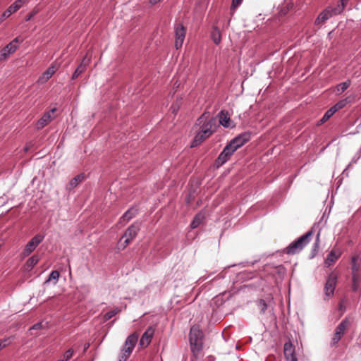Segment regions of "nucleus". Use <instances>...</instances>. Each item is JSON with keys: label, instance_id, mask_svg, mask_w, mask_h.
<instances>
[{"label": "nucleus", "instance_id": "2f4dec72", "mask_svg": "<svg viewBox=\"0 0 361 361\" xmlns=\"http://www.w3.org/2000/svg\"><path fill=\"white\" fill-rule=\"evenodd\" d=\"M340 255H336L334 250H331L326 259V264L330 265L331 263L336 262V260L339 257Z\"/></svg>", "mask_w": 361, "mask_h": 361}, {"label": "nucleus", "instance_id": "e433bc0d", "mask_svg": "<svg viewBox=\"0 0 361 361\" xmlns=\"http://www.w3.org/2000/svg\"><path fill=\"white\" fill-rule=\"evenodd\" d=\"M258 305H259V308H260V312H261L262 313H264V312H265V311H266V310H267V302H265V300H263V299H260V300H259V302H258Z\"/></svg>", "mask_w": 361, "mask_h": 361}, {"label": "nucleus", "instance_id": "ddd939ff", "mask_svg": "<svg viewBox=\"0 0 361 361\" xmlns=\"http://www.w3.org/2000/svg\"><path fill=\"white\" fill-rule=\"evenodd\" d=\"M186 34V29L181 23H178L175 27V47L176 49L180 48L183 44Z\"/></svg>", "mask_w": 361, "mask_h": 361}, {"label": "nucleus", "instance_id": "412c9836", "mask_svg": "<svg viewBox=\"0 0 361 361\" xmlns=\"http://www.w3.org/2000/svg\"><path fill=\"white\" fill-rule=\"evenodd\" d=\"M139 335L137 333H133L128 336L125 341V345L130 346L131 348H134L138 339Z\"/></svg>", "mask_w": 361, "mask_h": 361}, {"label": "nucleus", "instance_id": "393cba45", "mask_svg": "<svg viewBox=\"0 0 361 361\" xmlns=\"http://www.w3.org/2000/svg\"><path fill=\"white\" fill-rule=\"evenodd\" d=\"M204 219V214L199 213L196 214L190 224L191 228L194 229L197 228Z\"/></svg>", "mask_w": 361, "mask_h": 361}, {"label": "nucleus", "instance_id": "f8f14e48", "mask_svg": "<svg viewBox=\"0 0 361 361\" xmlns=\"http://www.w3.org/2000/svg\"><path fill=\"white\" fill-rule=\"evenodd\" d=\"M18 42V38L16 37L1 50L0 62L8 59L11 54L17 50L18 45L16 44Z\"/></svg>", "mask_w": 361, "mask_h": 361}, {"label": "nucleus", "instance_id": "a878e982", "mask_svg": "<svg viewBox=\"0 0 361 361\" xmlns=\"http://www.w3.org/2000/svg\"><path fill=\"white\" fill-rule=\"evenodd\" d=\"M211 37L216 44H219L221 41V35L220 30L217 27H214L211 33Z\"/></svg>", "mask_w": 361, "mask_h": 361}, {"label": "nucleus", "instance_id": "f257e3e1", "mask_svg": "<svg viewBox=\"0 0 361 361\" xmlns=\"http://www.w3.org/2000/svg\"><path fill=\"white\" fill-rule=\"evenodd\" d=\"M195 126L198 132L190 145L195 147L210 137L215 131L216 119L210 116L209 112L204 111L196 121Z\"/></svg>", "mask_w": 361, "mask_h": 361}, {"label": "nucleus", "instance_id": "20e7f679", "mask_svg": "<svg viewBox=\"0 0 361 361\" xmlns=\"http://www.w3.org/2000/svg\"><path fill=\"white\" fill-rule=\"evenodd\" d=\"M351 325V321L349 317L344 318L339 324L336 326L334 334L331 338L330 345L331 347L336 346L338 342L341 340L346 331L348 330Z\"/></svg>", "mask_w": 361, "mask_h": 361}, {"label": "nucleus", "instance_id": "a18cd8bd", "mask_svg": "<svg viewBox=\"0 0 361 361\" xmlns=\"http://www.w3.org/2000/svg\"><path fill=\"white\" fill-rule=\"evenodd\" d=\"M30 147H31L30 145L27 144L23 149L24 152H27L30 149Z\"/></svg>", "mask_w": 361, "mask_h": 361}, {"label": "nucleus", "instance_id": "2eb2a0df", "mask_svg": "<svg viewBox=\"0 0 361 361\" xmlns=\"http://www.w3.org/2000/svg\"><path fill=\"white\" fill-rule=\"evenodd\" d=\"M283 353L286 361H298L295 348L291 341H289L284 343Z\"/></svg>", "mask_w": 361, "mask_h": 361}, {"label": "nucleus", "instance_id": "bb28decb", "mask_svg": "<svg viewBox=\"0 0 361 361\" xmlns=\"http://www.w3.org/2000/svg\"><path fill=\"white\" fill-rule=\"evenodd\" d=\"M59 276H60V274H59V272L57 270L52 271L50 273L48 279L44 281V284H47V283H49L51 281H54L53 283L54 285L56 284L58 281H59Z\"/></svg>", "mask_w": 361, "mask_h": 361}, {"label": "nucleus", "instance_id": "c03bdc74", "mask_svg": "<svg viewBox=\"0 0 361 361\" xmlns=\"http://www.w3.org/2000/svg\"><path fill=\"white\" fill-rule=\"evenodd\" d=\"M242 1L243 0H233L232 1V6L237 7L238 6H239L241 4Z\"/></svg>", "mask_w": 361, "mask_h": 361}, {"label": "nucleus", "instance_id": "7ed1b4c3", "mask_svg": "<svg viewBox=\"0 0 361 361\" xmlns=\"http://www.w3.org/2000/svg\"><path fill=\"white\" fill-rule=\"evenodd\" d=\"M313 231L311 229L296 240L292 242L286 248V253L292 255L299 253L310 243Z\"/></svg>", "mask_w": 361, "mask_h": 361}, {"label": "nucleus", "instance_id": "c85d7f7f", "mask_svg": "<svg viewBox=\"0 0 361 361\" xmlns=\"http://www.w3.org/2000/svg\"><path fill=\"white\" fill-rule=\"evenodd\" d=\"M319 232L317 235V238L315 240V242L312 246V250H311V258H313L315 257V255L317 254L319 251Z\"/></svg>", "mask_w": 361, "mask_h": 361}, {"label": "nucleus", "instance_id": "aec40b11", "mask_svg": "<svg viewBox=\"0 0 361 361\" xmlns=\"http://www.w3.org/2000/svg\"><path fill=\"white\" fill-rule=\"evenodd\" d=\"M219 123L226 128L233 127L231 124V121L227 111H221L219 113Z\"/></svg>", "mask_w": 361, "mask_h": 361}, {"label": "nucleus", "instance_id": "79ce46f5", "mask_svg": "<svg viewBox=\"0 0 361 361\" xmlns=\"http://www.w3.org/2000/svg\"><path fill=\"white\" fill-rule=\"evenodd\" d=\"M43 326L42 322H38L34 324L32 327H30V330H37L42 329Z\"/></svg>", "mask_w": 361, "mask_h": 361}, {"label": "nucleus", "instance_id": "8fccbe9b", "mask_svg": "<svg viewBox=\"0 0 361 361\" xmlns=\"http://www.w3.org/2000/svg\"><path fill=\"white\" fill-rule=\"evenodd\" d=\"M89 348V344L87 345H85V348Z\"/></svg>", "mask_w": 361, "mask_h": 361}, {"label": "nucleus", "instance_id": "0eeeda50", "mask_svg": "<svg viewBox=\"0 0 361 361\" xmlns=\"http://www.w3.org/2000/svg\"><path fill=\"white\" fill-rule=\"evenodd\" d=\"M337 275L334 273H331L326 281L324 285V295L326 298L332 297L334 294V290L337 285Z\"/></svg>", "mask_w": 361, "mask_h": 361}, {"label": "nucleus", "instance_id": "9d476101", "mask_svg": "<svg viewBox=\"0 0 361 361\" xmlns=\"http://www.w3.org/2000/svg\"><path fill=\"white\" fill-rule=\"evenodd\" d=\"M250 138L251 133L249 132H245L234 137L228 144L231 145L235 151H236L238 149L247 142Z\"/></svg>", "mask_w": 361, "mask_h": 361}, {"label": "nucleus", "instance_id": "9b49d317", "mask_svg": "<svg viewBox=\"0 0 361 361\" xmlns=\"http://www.w3.org/2000/svg\"><path fill=\"white\" fill-rule=\"evenodd\" d=\"M44 238V235L42 234L35 235L25 245V247L23 250V255L25 256H28L30 255L35 248L39 245L40 243Z\"/></svg>", "mask_w": 361, "mask_h": 361}, {"label": "nucleus", "instance_id": "473e14b6", "mask_svg": "<svg viewBox=\"0 0 361 361\" xmlns=\"http://www.w3.org/2000/svg\"><path fill=\"white\" fill-rule=\"evenodd\" d=\"M348 1L349 0H340L339 3L336 6L334 7V9L336 10V13H338V14H341L343 11Z\"/></svg>", "mask_w": 361, "mask_h": 361}, {"label": "nucleus", "instance_id": "a19ab883", "mask_svg": "<svg viewBox=\"0 0 361 361\" xmlns=\"http://www.w3.org/2000/svg\"><path fill=\"white\" fill-rule=\"evenodd\" d=\"M134 348H130V346H126L125 344L123 345V348L122 350V351H125L126 353V355H130L131 353L133 352Z\"/></svg>", "mask_w": 361, "mask_h": 361}, {"label": "nucleus", "instance_id": "37998d69", "mask_svg": "<svg viewBox=\"0 0 361 361\" xmlns=\"http://www.w3.org/2000/svg\"><path fill=\"white\" fill-rule=\"evenodd\" d=\"M130 355H127L126 353L124 351H122V355L119 357L118 361H126V360L129 357Z\"/></svg>", "mask_w": 361, "mask_h": 361}, {"label": "nucleus", "instance_id": "4c0bfd02", "mask_svg": "<svg viewBox=\"0 0 361 361\" xmlns=\"http://www.w3.org/2000/svg\"><path fill=\"white\" fill-rule=\"evenodd\" d=\"M11 337L6 338L0 341V350L4 348L11 343Z\"/></svg>", "mask_w": 361, "mask_h": 361}, {"label": "nucleus", "instance_id": "dca6fc26", "mask_svg": "<svg viewBox=\"0 0 361 361\" xmlns=\"http://www.w3.org/2000/svg\"><path fill=\"white\" fill-rule=\"evenodd\" d=\"M155 331L154 327L150 326L144 332L140 340V345L142 348H147L151 343Z\"/></svg>", "mask_w": 361, "mask_h": 361}, {"label": "nucleus", "instance_id": "1a4fd4ad", "mask_svg": "<svg viewBox=\"0 0 361 361\" xmlns=\"http://www.w3.org/2000/svg\"><path fill=\"white\" fill-rule=\"evenodd\" d=\"M339 15L338 13H336V10L332 6H329L322 11L317 18L315 19L314 25H323L327 20L331 18L333 16Z\"/></svg>", "mask_w": 361, "mask_h": 361}, {"label": "nucleus", "instance_id": "cd10ccee", "mask_svg": "<svg viewBox=\"0 0 361 361\" xmlns=\"http://www.w3.org/2000/svg\"><path fill=\"white\" fill-rule=\"evenodd\" d=\"M335 114V109L331 107L328 109L323 117L319 120V124H323L326 122L334 114Z\"/></svg>", "mask_w": 361, "mask_h": 361}, {"label": "nucleus", "instance_id": "a211bd4d", "mask_svg": "<svg viewBox=\"0 0 361 361\" xmlns=\"http://www.w3.org/2000/svg\"><path fill=\"white\" fill-rule=\"evenodd\" d=\"M57 68L58 67H56L55 65H51L49 66L47 71H45L39 78L38 82L40 83L46 82L55 73Z\"/></svg>", "mask_w": 361, "mask_h": 361}, {"label": "nucleus", "instance_id": "7c9ffc66", "mask_svg": "<svg viewBox=\"0 0 361 361\" xmlns=\"http://www.w3.org/2000/svg\"><path fill=\"white\" fill-rule=\"evenodd\" d=\"M39 260V256L35 255L30 257L26 262V266L30 269L37 264Z\"/></svg>", "mask_w": 361, "mask_h": 361}, {"label": "nucleus", "instance_id": "ea45409f", "mask_svg": "<svg viewBox=\"0 0 361 361\" xmlns=\"http://www.w3.org/2000/svg\"><path fill=\"white\" fill-rule=\"evenodd\" d=\"M37 13V10H34L32 11V12H30V13H28L26 16H25V21H29Z\"/></svg>", "mask_w": 361, "mask_h": 361}, {"label": "nucleus", "instance_id": "49530a36", "mask_svg": "<svg viewBox=\"0 0 361 361\" xmlns=\"http://www.w3.org/2000/svg\"><path fill=\"white\" fill-rule=\"evenodd\" d=\"M57 361H65V360H63V359L59 360H57Z\"/></svg>", "mask_w": 361, "mask_h": 361}, {"label": "nucleus", "instance_id": "de8ad7c7", "mask_svg": "<svg viewBox=\"0 0 361 361\" xmlns=\"http://www.w3.org/2000/svg\"><path fill=\"white\" fill-rule=\"evenodd\" d=\"M340 309L341 310L343 308V306L341 305H340Z\"/></svg>", "mask_w": 361, "mask_h": 361}, {"label": "nucleus", "instance_id": "58836bf2", "mask_svg": "<svg viewBox=\"0 0 361 361\" xmlns=\"http://www.w3.org/2000/svg\"><path fill=\"white\" fill-rule=\"evenodd\" d=\"M73 355V349H68V350L64 353L63 358V360H64L65 361H68V360H70V359L72 357Z\"/></svg>", "mask_w": 361, "mask_h": 361}, {"label": "nucleus", "instance_id": "72a5a7b5", "mask_svg": "<svg viewBox=\"0 0 361 361\" xmlns=\"http://www.w3.org/2000/svg\"><path fill=\"white\" fill-rule=\"evenodd\" d=\"M120 310L117 307V308H115L114 310H111V311H109L108 312H106L104 315V322H106L108 320H109L110 319H111L114 316H115L116 314H117L118 312H120Z\"/></svg>", "mask_w": 361, "mask_h": 361}, {"label": "nucleus", "instance_id": "423d86ee", "mask_svg": "<svg viewBox=\"0 0 361 361\" xmlns=\"http://www.w3.org/2000/svg\"><path fill=\"white\" fill-rule=\"evenodd\" d=\"M30 0H16L0 16V24L3 23L11 14L18 11L23 5L27 4Z\"/></svg>", "mask_w": 361, "mask_h": 361}, {"label": "nucleus", "instance_id": "f03ea898", "mask_svg": "<svg viewBox=\"0 0 361 361\" xmlns=\"http://www.w3.org/2000/svg\"><path fill=\"white\" fill-rule=\"evenodd\" d=\"M203 332L198 326H193L189 334V341L191 351L193 355L197 357L202 350L203 347Z\"/></svg>", "mask_w": 361, "mask_h": 361}, {"label": "nucleus", "instance_id": "b1692460", "mask_svg": "<svg viewBox=\"0 0 361 361\" xmlns=\"http://www.w3.org/2000/svg\"><path fill=\"white\" fill-rule=\"evenodd\" d=\"M353 284L352 290L354 292H357L360 289L361 279L360 276L357 273H353L352 276Z\"/></svg>", "mask_w": 361, "mask_h": 361}, {"label": "nucleus", "instance_id": "c9c22d12", "mask_svg": "<svg viewBox=\"0 0 361 361\" xmlns=\"http://www.w3.org/2000/svg\"><path fill=\"white\" fill-rule=\"evenodd\" d=\"M358 259V256H354L352 258V274L353 273H357L358 271V266L356 264L357 260Z\"/></svg>", "mask_w": 361, "mask_h": 361}, {"label": "nucleus", "instance_id": "f704fd0d", "mask_svg": "<svg viewBox=\"0 0 361 361\" xmlns=\"http://www.w3.org/2000/svg\"><path fill=\"white\" fill-rule=\"evenodd\" d=\"M347 104V99H343L337 102L334 106H333L331 108L333 109H335V113L343 109Z\"/></svg>", "mask_w": 361, "mask_h": 361}, {"label": "nucleus", "instance_id": "4468645a", "mask_svg": "<svg viewBox=\"0 0 361 361\" xmlns=\"http://www.w3.org/2000/svg\"><path fill=\"white\" fill-rule=\"evenodd\" d=\"M91 59V55L90 54V52L88 51L83 59L82 60L81 63L78 65V66L76 68L75 71L72 75L71 79L75 80L77 78H78L82 73H84L87 68V66L90 64Z\"/></svg>", "mask_w": 361, "mask_h": 361}, {"label": "nucleus", "instance_id": "6ab92c4d", "mask_svg": "<svg viewBox=\"0 0 361 361\" xmlns=\"http://www.w3.org/2000/svg\"><path fill=\"white\" fill-rule=\"evenodd\" d=\"M138 209L135 207H130L128 209L120 218L119 223L121 224L123 221L128 222L133 218H134L137 214Z\"/></svg>", "mask_w": 361, "mask_h": 361}, {"label": "nucleus", "instance_id": "39448f33", "mask_svg": "<svg viewBox=\"0 0 361 361\" xmlns=\"http://www.w3.org/2000/svg\"><path fill=\"white\" fill-rule=\"evenodd\" d=\"M140 231V226L137 224H133L130 225L124 234L122 235L120 242L124 239L123 243L120 246L121 249H125L127 245L130 243V242L135 238L138 231Z\"/></svg>", "mask_w": 361, "mask_h": 361}, {"label": "nucleus", "instance_id": "5701e85b", "mask_svg": "<svg viewBox=\"0 0 361 361\" xmlns=\"http://www.w3.org/2000/svg\"><path fill=\"white\" fill-rule=\"evenodd\" d=\"M85 179V175L83 173H80L73 178H72L68 184V189L72 190L75 188L80 183L83 181Z\"/></svg>", "mask_w": 361, "mask_h": 361}, {"label": "nucleus", "instance_id": "c756f323", "mask_svg": "<svg viewBox=\"0 0 361 361\" xmlns=\"http://www.w3.org/2000/svg\"><path fill=\"white\" fill-rule=\"evenodd\" d=\"M350 85V80H346V81H345L343 82L340 83L336 87V93L338 94H341L345 90H347L349 87Z\"/></svg>", "mask_w": 361, "mask_h": 361}, {"label": "nucleus", "instance_id": "6e6552de", "mask_svg": "<svg viewBox=\"0 0 361 361\" xmlns=\"http://www.w3.org/2000/svg\"><path fill=\"white\" fill-rule=\"evenodd\" d=\"M235 152V151L233 149L231 145H226V147L224 148L223 151L220 153L219 157L215 160V166L217 168L221 166L223 164H224L229 160L231 156Z\"/></svg>", "mask_w": 361, "mask_h": 361}, {"label": "nucleus", "instance_id": "4be33fe9", "mask_svg": "<svg viewBox=\"0 0 361 361\" xmlns=\"http://www.w3.org/2000/svg\"><path fill=\"white\" fill-rule=\"evenodd\" d=\"M139 335L137 333H133L128 336L125 341V345L130 346L131 348H134L138 339Z\"/></svg>", "mask_w": 361, "mask_h": 361}, {"label": "nucleus", "instance_id": "09e8293b", "mask_svg": "<svg viewBox=\"0 0 361 361\" xmlns=\"http://www.w3.org/2000/svg\"><path fill=\"white\" fill-rule=\"evenodd\" d=\"M89 348V344L87 345H85V348Z\"/></svg>", "mask_w": 361, "mask_h": 361}, {"label": "nucleus", "instance_id": "f3484780", "mask_svg": "<svg viewBox=\"0 0 361 361\" xmlns=\"http://www.w3.org/2000/svg\"><path fill=\"white\" fill-rule=\"evenodd\" d=\"M56 111V109L54 108L51 111L44 113L42 118L38 120L37 123V128L42 129L45 126H47L49 122H51L53 119V117L51 116V113H54Z\"/></svg>", "mask_w": 361, "mask_h": 361}]
</instances>
